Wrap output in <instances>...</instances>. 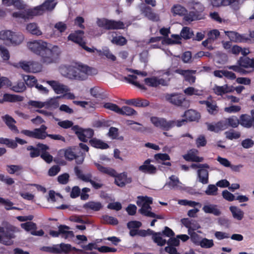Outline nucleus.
<instances>
[{
    "label": "nucleus",
    "mask_w": 254,
    "mask_h": 254,
    "mask_svg": "<svg viewBox=\"0 0 254 254\" xmlns=\"http://www.w3.org/2000/svg\"><path fill=\"white\" fill-rule=\"evenodd\" d=\"M151 160H146L143 164L138 167V170L142 173L148 174H154L156 173L157 169L153 165L150 164Z\"/></svg>",
    "instance_id": "20"
},
{
    "label": "nucleus",
    "mask_w": 254,
    "mask_h": 254,
    "mask_svg": "<svg viewBox=\"0 0 254 254\" xmlns=\"http://www.w3.org/2000/svg\"><path fill=\"white\" fill-rule=\"evenodd\" d=\"M166 98L169 102L176 106H180L183 108H188L190 107L189 100L181 94L168 95L166 96Z\"/></svg>",
    "instance_id": "12"
},
{
    "label": "nucleus",
    "mask_w": 254,
    "mask_h": 254,
    "mask_svg": "<svg viewBox=\"0 0 254 254\" xmlns=\"http://www.w3.org/2000/svg\"><path fill=\"white\" fill-rule=\"evenodd\" d=\"M111 42L114 44L120 46H123L126 44L127 40L123 36H119L114 37L112 39Z\"/></svg>",
    "instance_id": "55"
},
{
    "label": "nucleus",
    "mask_w": 254,
    "mask_h": 254,
    "mask_svg": "<svg viewBox=\"0 0 254 254\" xmlns=\"http://www.w3.org/2000/svg\"><path fill=\"white\" fill-rule=\"evenodd\" d=\"M60 236L64 239L71 238L74 236L73 232L69 231L70 228L64 225H61L58 227Z\"/></svg>",
    "instance_id": "30"
},
{
    "label": "nucleus",
    "mask_w": 254,
    "mask_h": 254,
    "mask_svg": "<svg viewBox=\"0 0 254 254\" xmlns=\"http://www.w3.org/2000/svg\"><path fill=\"white\" fill-rule=\"evenodd\" d=\"M95 51H97L100 55H104L108 59L111 60L112 61H115L116 60V57L113 55L109 49L107 48L103 49V51L102 52L101 50H95Z\"/></svg>",
    "instance_id": "54"
},
{
    "label": "nucleus",
    "mask_w": 254,
    "mask_h": 254,
    "mask_svg": "<svg viewBox=\"0 0 254 254\" xmlns=\"http://www.w3.org/2000/svg\"><path fill=\"white\" fill-rule=\"evenodd\" d=\"M124 79L127 82L132 84L140 89H145L143 85L140 84L136 81L137 76L135 75H129L128 76L124 77Z\"/></svg>",
    "instance_id": "42"
},
{
    "label": "nucleus",
    "mask_w": 254,
    "mask_h": 254,
    "mask_svg": "<svg viewBox=\"0 0 254 254\" xmlns=\"http://www.w3.org/2000/svg\"><path fill=\"white\" fill-rule=\"evenodd\" d=\"M213 92L217 95H223L227 93L232 92L234 91V87L229 86L227 84L223 86L215 85L213 88Z\"/></svg>",
    "instance_id": "23"
},
{
    "label": "nucleus",
    "mask_w": 254,
    "mask_h": 254,
    "mask_svg": "<svg viewBox=\"0 0 254 254\" xmlns=\"http://www.w3.org/2000/svg\"><path fill=\"white\" fill-rule=\"evenodd\" d=\"M188 6L190 9L193 10L195 13L199 15L200 12H202L204 9V7L203 5L198 1L195 0H191L188 3Z\"/></svg>",
    "instance_id": "34"
},
{
    "label": "nucleus",
    "mask_w": 254,
    "mask_h": 254,
    "mask_svg": "<svg viewBox=\"0 0 254 254\" xmlns=\"http://www.w3.org/2000/svg\"><path fill=\"white\" fill-rule=\"evenodd\" d=\"M26 30L32 35L40 36L42 34V31L35 23H30L27 25Z\"/></svg>",
    "instance_id": "40"
},
{
    "label": "nucleus",
    "mask_w": 254,
    "mask_h": 254,
    "mask_svg": "<svg viewBox=\"0 0 254 254\" xmlns=\"http://www.w3.org/2000/svg\"><path fill=\"white\" fill-rule=\"evenodd\" d=\"M89 142L92 146L97 148L104 149L109 148V145L107 143L96 138H93L90 139Z\"/></svg>",
    "instance_id": "41"
},
{
    "label": "nucleus",
    "mask_w": 254,
    "mask_h": 254,
    "mask_svg": "<svg viewBox=\"0 0 254 254\" xmlns=\"http://www.w3.org/2000/svg\"><path fill=\"white\" fill-rule=\"evenodd\" d=\"M47 127L46 126L43 125L40 128H35L33 130V138L38 139H44L47 137V133L46 130Z\"/></svg>",
    "instance_id": "29"
},
{
    "label": "nucleus",
    "mask_w": 254,
    "mask_h": 254,
    "mask_svg": "<svg viewBox=\"0 0 254 254\" xmlns=\"http://www.w3.org/2000/svg\"><path fill=\"white\" fill-rule=\"evenodd\" d=\"M97 25L107 30L123 29L124 24L120 21L109 20L106 18H97Z\"/></svg>",
    "instance_id": "9"
},
{
    "label": "nucleus",
    "mask_w": 254,
    "mask_h": 254,
    "mask_svg": "<svg viewBox=\"0 0 254 254\" xmlns=\"http://www.w3.org/2000/svg\"><path fill=\"white\" fill-rule=\"evenodd\" d=\"M29 72L36 73L41 71L42 65L39 63L35 62H30Z\"/></svg>",
    "instance_id": "58"
},
{
    "label": "nucleus",
    "mask_w": 254,
    "mask_h": 254,
    "mask_svg": "<svg viewBox=\"0 0 254 254\" xmlns=\"http://www.w3.org/2000/svg\"><path fill=\"white\" fill-rule=\"evenodd\" d=\"M152 202V198L147 196H138L136 201L137 205L141 207L138 210L141 214L148 217L154 218L152 220L150 223L151 226H154L155 223L157 221V219H163V217L162 215H157L151 211L152 208L150 205L151 204Z\"/></svg>",
    "instance_id": "4"
},
{
    "label": "nucleus",
    "mask_w": 254,
    "mask_h": 254,
    "mask_svg": "<svg viewBox=\"0 0 254 254\" xmlns=\"http://www.w3.org/2000/svg\"><path fill=\"white\" fill-rule=\"evenodd\" d=\"M144 82L146 85L151 87H157L159 85L165 86L168 83L167 81L157 77L146 78L144 79Z\"/></svg>",
    "instance_id": "22"
},
{
    "label": "nucleus",
    "mask_w": 254,
    "mask_h": 254,
    "mask_svg": "<svg viewBox=\"0 0 254 254\" xmlns=\"http://www.w3.org/2000/svg\"><path fill=\"white\" fill-rule=\"evenodd\" d=\"M94 164L100 172L115 177V183L120 187H124L132 181L131 178L128 177L126 172L117 174L116 171L111 168L104 167L97 163H95Z\"/></svg>",
    "instance_id": "5"
},
{
    "label": "nucleus",
    "mask_w": 254,
    "mask_h": 254,
    "mask_svg": "<svg viewBox=\"0 0 254 254\" xmlns=\"http://www.w3.org/2000/svg\"><path fill=\"white\" fill-rule=\"evenodd\" d=\"M74 171L76 176L79 179L85 182H89L94 189L98 190L103 187V184L101 179L98 177H94L92 179L91 174H84L77 166L74 167Z\"/></svg>",
    "instance_id": "6"
},
{
    "label": "nucleus",
    "mask_w": 254,
    "mask_h": 254,
    "mask_svg": "<svg viewBox=\"0 0 254 254\" xmlns=\"http://www.w3.org/2000/svg\"><path fill=\"white\" fill-rule=\"evenodd\" d=\"M84 208L94 211H99L102 207V204L97 201H89L84 205Z\"/></svg>",
    "instance_id": "44"
},
{
    "label": "nucleus",
    "mask_w": 254,
    "mask_h": 254,
    "mask_svg": "<svg viewBox=\"0 0 254 254\" xmlns=\"http://www.w3.org/2000/svg\"><path fill=\"white\" fill-rule=\"evenodd\" d=\"M12 89L16 92H22L26 89V86L23 82L19 81L12 86Z\"/></svg>",
    "instance_id": "57"
},
{
    "label": "nucleus",
    "mask_w": 254,
    "mask_h": 254,
    "mask_svg": "<svg viewBox=\"0 0 254 254\" xmlns=\"http://www.w3.org/2000/svg\"><path fill=\"white\" fill-rule=\"evenodd\" d=\"M61 74L70 79L83 80L87 78L89 75L97 74L96 68L87 65L79 64L77 66L65 65L60 68Z\"/></svg>",
    "instance_id": "2"
},
{
    "label": "nucleus",
    "mask_w": 254,
    "mask_h": 254,
    "mask_svg": "<svg viewBox=\"0 0 254 254\" xmlns=\"http://www.w3.org/2000/svg\"><path fill=\"white\" fill-rule=\"evenodd\" d=\"M57 2H54V0H46L42 4L33 8L26 9L23 11L13 12L12 16L24 20L31 19L35 16L43 14L46 11L53 10Z\"/></svg>",
    "instance_id": "3"
},
{
    "label": "nucleus",
    "mask_w": 254,
    "mask_h": 254,
    "mask_svg": "<svg viewBox=\"0 0 254 254\" xmlns=\"http://www.w3.org/2000/svg\"><path fill=\"white\" fill-rule=\"evenodd\" d=\"M103 220L104 223L111 225H117L118 224V220L117 218L110 216L108 215H105L103 216Z\"/></svg>",
    "instance_id": "60"
},
{
    "label": "nucleus",
    "mask_w": 254,
    "mask_h": 254,
    "mask_svg": "<svg viewBox=\"0 0 254 254\" xmlns=\"http://www.w3.org/2000/svg\"><path fill=\"white\" fill-rule=\"evenodd\" d=\"M184 93L189 96L195 95L200 96L202 94V91L197 89L193 87H189L184 90Z\"/></svg>",
    "instance_id": "51"
},
{
    "label": "nucleus",
    "mask_w": 254,
    "mask_h": 254,
    "mask_svg": "<svg viewBox=\"0 0 254 254\" xmlns=\"http://www.w3.org/2000/svg\"><path fill=\"white\" fill-rule=\"evenodd\" d=\"M68 40L79 44L80 46H81L83 49H84L88 53H94L95 52V50H97L96 48H91L86 46V43L83 41L82 37L81 36L77 35V33L70 34L68 36Z\"/></svg>",
    "instance_id": "17"
},
{
    "label": "nucleus",
    "mask_w": 254,
    "mask_h": 254,
    "mask_svg": "<svg viewBox=\"0 0 254 254\" xmlns=\"http://www.w3.org/2000/svg\"><path fill=\"white\" fill-rule=\"evenodd\" d=\"M202 210L205 213L212 214L216 216H220L221 214V211L218 208V206L214 204L208 203L204 205Z\"/></svg>",
    "instance_id": "25"
},
{
    "label": "nucleus",
    "mask_w": 254,
    "mask_h": 254,
    "mask_svg": "<svg viewBox=\"0 0 254 254\" xmlns=\"http://www.w3.org/2000/svg\"><path fill=\"white\" fill-rule=\"evenodd\" d=\"M103 107L107 109L122 115L130 116L137 114V112L135 110L128 106H123L122 108H120L115 104L106 103L104 104Z\"/></svg>",
    "instance_id": "7"
},
{
    "label": "nucleus",
    "mask_w": 254,
    "mask_h": 254,
    "mask_svg": "<svg viewBox=\"0 0 254 254\" xmlns=\"http://www.w3.org/2000/svg\"><path fill=\"white\" fill-rule=\"evenodd\" d=\"M197 175V180L199 183L203 185L209 183V172L206 169H198Z\"/></svg>",
    "instance_id": "28"
},
{
    "label": "nucleus",
    "mask_w": 254,
    "mask_h": 254,
    "mask_svg": "<svg viewBox=\"0 0 254 254\" xmlns=\"http://www.w3.org/2000/svg\"><path fill=\"white\" fill-rule=\"evenodd\" d=\"M175 72L182 75L184 77L185 80L190 84H193L195 81L196 78L193 75L196 73V70L177 69Z\"/></svg>",
    "instance_id": "18"
},
{
    "label": "nucleus",
    "mask_w": 254,
    "mask_h": 254,
    "mask_svg": "<svg viewBox=\"0 0 254 254\" xmlns=\"http://www.w3.org/2000/svg\"><path fill=\"white\" fill-rule=\"evenodd\" d=\"M229 209L234 218L238 220H241L243 218L244 213L238 207L231 206L229 207Z\"/></svg>",
    "instance_id": "39"
},
{
    "label": "nucleus",
    "mask_w": 254,
    "mask_h": 254,
    "mask_svg": "<svg viewBox=\"0 0 254 254\" xmlns=\"http://www.w3.org/2000/svg\"><path fill=\"white\" fill-rule=\"evenodd\" d=\"M152 239L154 242L160 246H164L166 243V241L163 239L161 237L160 233H154L152 234Z\"/></svg>",
    "instance_id": "47"
},
{
    "label": "nucleus",
    "mask_w": 254,
    "mask_h": 254,
    "mask_svg": "<svg viewBox=\"0 0 254 254\" xmlns=\"http://www.w3.org/2000/svg\"><path fill=\"white\" fill-rule=\"evenodd\" d=\"M12 31L10 30H2L0 31V39L10 42Z\"/></svg>",
    "instance_id": "59"
},
{
    "label": "nucleus",
    "mask_w": 254,
    "mask_h": 254,
    "mask_svg": "<svg viewBox=\"0 0 254 254\" xmlns=\"http://www.w3.org/2000/svg\"><path fill=\"white\" fill-rule=\"evenodd\" d=\"M253 117L247 114H242L240 116V125L245 128H251L252 127Z\"/></svg>",
    "instance_id": "31"
},
{
    "label": "nucleus",
    "mask_w": 254,
    "mask_h": 254,
    "mask_svg": "<svg viewBox=\"0 0 254 254\" xmlns=\"http://www.w3.org/2000/svg\"><path fill=\"white\" fill-rule=\"evenodd\" d=\"M61 98V96H57L56 98H52L47 100L45 102H44V107L49 110H53L57 108L59 105L58 99Z\"/></svg>",
    "instance_id": "38"
},
{
    "label": "nucleus",
    "mask_w": 254,
    "mask_h": 254,
    "mask_svg": "<svg viewBox=\"0 0 254 254\" xmlns=\"http://www.w3.org/2000/svg\"><path fill=\"white\" fill-rule=\"evenodd\" d=\"M244 1V0H211V3L214 7L230 5L233 9L238 10Z\"/></svg>",
    "instance_id": "11"
},
{
    "label": "nucleus",
    "mask_w": 254,
    "mask_h": 254,
    "mask_svg": "<svg viewBox=\"0 0 254 254\" xmlns=\"http://www.w3.org/2000/svg\"><path fill=\"white\" fill-rule=\"evenodd\" d=\"M218 189L216 185H209L205 190V193L207 195L216 196L218 194Z\"/></svg>",
    "instance_id": "50"
},
{
    "label": "nucleus",
    "mask_w": 254,
    "mask_h": 254,
    "mask_svg": "<svg viewBox=\"0 0 254 254\" xmlns=\"http://www.w3.org/2000/svg\"><path fill=\"white\" fill-rule=\"evenodd\" d=\"M150 121L155 127L165 130H169L172 128L173 124V122H170L164 118L157 117H151Z\"/></svg>",
    "instance_id": "14"
},
{
    "label": "nucleus",
    "mask_w": 254,
    "mask_h": 254,
    "mask_svg": "<svg viewBox=\"0 0 254 254\" xmlns=\"http://www.w3.org/2000/svg\"><path fill=\"white\" fill-rule=\"evenodd\" d=\"M69 175L67 173H64L58 176V182L63 185L66 184L69 181Z\"/></svg>",
    "instance_id": "64"
},
{
    "label": "nucleus",
    "mask_w": 254,
    "mask_h": 254,
    "mask_svg": "<svg viewBox=\"0 0 254 254\" xmlns=\"http://www.w3.org/2000/svg\"><path fill=\"white\" fill-rule=\"evenodd\" d=\"M3 121L5 123L8 127L13 132L18 133L19 130L15 125V120L8 115H5L1 117Z\"/></svg>",
    "instance_id": "26"
},
{
    "label": "nucleus",
    "mask_w": 254,
    "mask_h": 254,
    "mask_svg": "<svg viewBox=\"0 0 254 254\" xmlns=\"http://www.w3.org/2000/svg\"><path fill=\"white\" fill-rule=\"evenodd\" d=\"M125 103L129 105L142 108L147 107L149 105V101L141 98H133L127 100Z\"/></svg>",
    "instance_id": "24"
},
{
    "label": "nucleus",
    "mask_w": 254,
    "mask_h": 254,
    "mask_svg": "<svg viewBox=\"0 0 254 254\" xmlns=\"http://www.w3.org/2000/svg\"><path fill=\"white\" fill-rule=\"evenodd\" d=\"M206 125L207 127V129L211 131L217 133L220 131L225 130L224 127L225 126L224 125H223L222 120L215 124L206 123Z\"/></svg>",
    "instance_id": "35"
},
{
    "label": "nucleus",
    "mask_w": 254,
    "mask_h": 254,
    "mask_svg": "<svg viewBox=\"0 0 254 254\" xmlns=\"http://www.w3.org/2000/svg\"><path fill=\"white\" fill-rule=\"evenodd\" d=\"M183 117H185L187 121H196L198 120L200 116L196 111L189 110L185 112Z\"/></svg>",
    "instance_id": "37"
},
{
    "label": "nucleus",
    "mask_w": 254,
    "mask_h": 254,
    "mask_svg": "<svg viewBox=\"0 0 254 254\" xmlns=\"http://www.w3.org/2000/svg\"><path fill=\"white\" fill-rule=\"evenodd\" d=\"M24 40L23 34L20 33L13 32L10 38V43L14 45L21 44Z\"/></svg>",
    "instance_id": "43"
},
{
    "label": "nucleus",
    "mask_w": 254,
    "mask_h": 254,
    "mask_svg": "<svg viewBox=\"0 0 254 254\" xmlns=\"http://www.w3.org/2000/svg\"><path fill=\"white\" fill-rule=\"evenodd\" d=\"M192 59L191 53L190 51L184 52L182 56V60L184 63H191Z\"/></svg>",
    "instance_id": "61"
},
{
    "label": "nucleus",
    "mask_w": 254,
    "mask_h": 254,
    "mask_svg": "<svg viewBox=\"0 0 254 254\" xmlns=\"http://www.w3.org/2000/svg\"><path fill=\"white\" fill-rule=\"evenodd\" d=\"M207 110L211 115H216L219 111L218 107L215 102L210 101L206 106Z\"/></svg>",
    "instance_id": "52"
},
{
    "label": "nucleus",
    "mask_w": 254,
    "mask_h": 254,
    "mask_svg": "<svg viewBox=\"0 0 254 254\" xmlns=\"http://www.w3.org/2000/svg\"><path fill=\"white\" fill-rule=\"evenodd\" d=\"M225 134L226 137L230 140L237 139L241 136L240 132L233 129L226 131Z\"/></svg>",
    "instance_id": "53"
},
{
    "label": "nucleus",
    "mask_w": 254,
    "mask_h": 254,
    "mask_svg": "<svg viewBox=\"0 0 254 254\" xmlns=\"http://www.w3.org/2000/svg\"><path fill=\"white\" fill-rule=\"evenodd\" d=\"M64 156L66 160L71 161L75 159L76 164L80 165L83 163L85 155L80 151H77L75 149L68 148L64 151Z\"/></svg>",
    "instance_id": "10"
},
{
    "label": "nucleus",
    "mask_w": 254,
    "mask_h": 254,
    "mask_svg": "<svg viewBox=\"0 0 254 254\" xmlns=\"http://www.w3.org/2000/svg\"><path fill=\"white\" fill-rule=\"evenodd\" d=\"M20 226L26 231L30 232V234L33 236H42L44 234V232L43 230H40L37 231H36L37 229V225L32 221L21 223Z\"/></svg>",
    "instance_id": "16"
},
{
    "label": "nucleus",
    "mask_w": 254,
    "mask_h": 254,
    "mask_svg": "<svg viewBox=\"0 0 254 254\" xmlns=\"http://www.w3.org/2000/svg\"><path fill=\"white\" fill-rule=\"evenodd\" d=\"M224 125V129L228 127L237 128L240 125L239 119L236 116H232L229 118H224L222 120Z\"/></svg>",
    "instance_id": "21"
},
{
    "label": "nucleus",
    "mask_w": 254,
    "mask_h": 254,
    "mask_svg": "<svg viewBox=\"0 0 254 254\" xmlns=\"http://www.w3.org/2000/svg\"><path fill=\"white\" fill-rule=\"evenodd\" d=\"M180 35L184 39H189L192 37L193 33L190 28L184 27L181 30Z\"/></svg>",
    "instance_id": "46"
},
{
    "label": "nucleus",
    "mask_w": 254,
    "mask_h": 254,
    "mask_svg": "<svg viewBox=\"0 0 254 254\" xmlns=\"http://www.w3.org/2000/svg\"><path fill=\"white\" fill-rule=\"evenodd\" d=\"M237 64L245 68H254V59L248 57H241L237 62Z\"/></svg>",
    "instance_id": "33"
},
{
    "label": "nucleus",
    "mask_w": 254,
    "mask_h": 254,
    "mask_svg": "<svg viewBox=\"0 0 254 254\" xmlns=\"http://www.w3.org/2000/svg\"><path fill=\"white\" fill-rule=\"evenodd\" d=\"M170 181L166 183L165 186H168L170 189H181L182 183L180 182L179 178L175 175H172L169 177Z\"/></svg>",
    "instance_id": "32"
},
{
    "label": "nucleus",
    "mask_w": 254,
    "mask_h": 254,
    "mask_svg": "<svg viewBox=\"0 0 254 254\" xmlns=\"http://www.w3.org/2000/svg\"><path fill=\"white\" fill-rule=\"evenodd\" d=\"M225 34L231 41L235 42H245L250 40L245 34H240L235 31H225Z\"/></svg>",
    "instance_id": "19"
},
{
    "label": "nucleus",
    "mask_w": 254,
    "mask_h": 254,
    "mask_svg": "<svg viewBox=\"0 0 254 254\" xmlns=\"http://www.w3.org/2000/svg\"><path fill=\"white\" fill-rule=\"evenodd\" d=\"M139 8L141 13L149 20L152 21H158L159 20V15L155 13L149 6H146L144 4H141L139 5Z\"/></svg>",
    "instance_id": "15"
},
{
    "label": "nucleus",
    "mask_w": 254,
    "mask_h": 254,
    "mask_svg": "<svg viewBox=\"0 0 254 254\" xmlns=\"http://www.w3.org/2000/svg\"><path fill=\"white\" fill-rule=\"evenodd\" d=\"M14 237L15 235L12 230L3 228V239L4 240L12 241L11 239Z\"/></svg>",
    "instance_id": "56"
},
{
    "label": "nucleus",
    "mask_w": 254,
    "mask_h": 254,
    "mask_svg": "<svg viewBox=\"0 0 254 254\" xmlns=\"http://www.w3.org/2000/svg\"><path fill=\"white\" fill-rule=\"evenodd\" d=\"M200 245L202 248H210L214 246V243L212 240L204 238L200 241Z\"/></svg>",
    "instance_id": "62"
},
{
    "label": "nucleus",
    "mask_w": 254,
    "mask_h": 254,
    "mask_svg": "<svg viewBox=\"0 0 254 254\" xmlns=\"http://www.w3.org/2000/svg\"><path fill=\"white\" fill-rule=\"evenodd\" d=\"M94 135V131L92 129L87 128L82 129L80 133L78 135L80 140L83 142H87L89 138H91Z\"/></svg>",
    "instance_id": "36"
},
{
    "label": "nucleus",
    "mask_w": 254,
    "mask_h": 254,
    "mask_svg": "<svg viewBox=\"0 0 254 254\" xmlns=\"http://www.w3.org/2000/svg\"><path fill=\"white\" fill-rule=\"evenodd\" d=\"M172 12L175 15H185L188 11L185 7L181 5L177 4L172 7Z\"/></svg>",
    "instance_id": "45"
},
{
    "label": "nucleus",
    "mask_w": 254,
    "mask_h": 254,
    "mask_svg": "<svg viewBox=\"0 0 254 254\" xmlns=\"http://www.w3.org/2000/svg\"><path fill=\"white\" fill-rule=\"evenodd\" d=\"M23 79L26 85L30 87L36 86L37 80L33 75H26L23 76Z\"/></svg>",
    "instance_id": "48"
},
{
    "label": "nucleus",
    "mask_w": 254,
    "mask_h": 254,
    "mask_svg": "<svg viewBox=\"0 0 254 254\" xmlns=\"http://www.w3.org/2000/svg\"><path fill=\"white\" fill-rule=\"evenodd\" d=\"M27 46L31 52L40 56L42 63L46 64L55 62L61 53L58 46L50 47L48 43L42 40L29 42Z\"/></svg>",
    "instance_id": "1"
},
{
    "label": "nucleus",
    "mask_w": 254,
    "mask_h": 254,
    "mask_svg": "<svg viewBox=\"0 0 254 254\" xmlns=\"http://www.w3.org/2000/svg\"><path fill=\"white\" fill-rule=\"evenodd\" d=\"M42 82H45L50 86L57 94H62L68 90V87L67 85L58 80H43Z\"/></svg>",
    "instance_id": "13"
},
{
    "label": "nucleus",
    "mask_w": 254,
    "mask_h": 254,
    "mask_svg": "<svg viewBox=\"0 0 254 254\" xmlns=\"http://www.w3.org/2000/svg\"><path fill=\"white\" fill-rule=\"evenodd\" d=\"M41 250L53 254L67 253L72 250L77 251L75 248L72 247L71 245L64 243L54 245L51 247H43Z\"/></svg>",
    "instance_id": "8"
},
{
    "label": "nucleus",
    "mask_w": 254,
    "mask_h": 254,
    "mask_svg": "<svg viewBox=\"0 0 254 254\" xmlns=\"http://www.w3.org/2000/svg\"><path fill=\"white\" fill-rule=\"evenodd\" d=\"M198 153V150L196 149L190 150L187 154L183 155V158L187 161H192L196 162H201L203 160V158L199 157L195 155Z\"/></svg>",
    "instance_id": "27"
},
{
    "label": "nucleus",
    "mask_w": 254,
    "mask_h": 254,
    "mask_svg": "<svg viewBox=\"0 0 254 254\" xmlns=\"http://www.w3.org/2000/svg\"><path fill=\"white\" fill-rule=\"evenodd\" d=\"M0 54L3 60H8L10 56L8 50L4 46H0Z\"/></svg>",
    "instance_id": "63"
},
{
    "label": "nucleus",
    "mask_w": 254,
    "mask_h": 254,
    "mask_svg": "<svg viewBox=\"0 0 254 254\" xmlns=\"http://www.w3.org/2000/svg\"><path fill=\"white\" fill-rule=\"evenodd\" d=\"M184 15V20L189 22L199 19V14L195 13L194 11H191L189 13H187Z\"/></svg>",
    "instance_id": "49"
}]
</instances>
